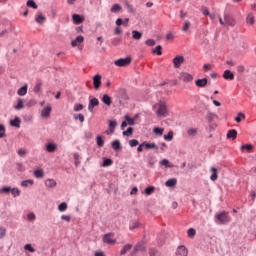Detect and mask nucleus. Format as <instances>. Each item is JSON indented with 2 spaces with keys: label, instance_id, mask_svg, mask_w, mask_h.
<instances>
[{
  "label": "nucleus",
  "instance_id": "nucleus-1",
  "mask_svg": "<svg viewBox=\"0 0 256 256\" xmlns=\"http://www.w3.org/2000/svg\"><path fill=\"white\" fill-rule=\"evenodd\" d=\"M153 109H155V113L157 117H167L169 115V110H167V103L165 102H159L153 106Z\"/></svg>",
  "mask_w": 256,
  "mask_h": 256
},
{
  "label": "nucleus",
  "instance_id": "nucleus-2",
  "mask_svg": "<svg viewBox=\"0 0 256 256\" xmlns=\"http://www.w3.org/2000/svg\"><path fill=\"white\" fill-rule=\"evenodd\" d=\"M215 221L218 225H227L231 222V216H229V212L222 211L215 215Z\"/></svg>",
  "mask_w": 256,
  "mask_h": 256
},
{
  "label": "nucleus",
  "instance_id": "nucleus-3",
  "mask_svg": "<svg viewBox=\"0 0 256 256\" xmlns=\"http://www.w3.org/2000/svg\"><path fill=\"white\" fill-rule=\"evenodd\" d=\"M174 69H179L185 63V57L183 55H177L172 60Z\"/></svg>",
  "mask_w": 256,
  "mask_h": 256
},
{
  "label": "nucleus",
  "instance_id": "nucleus-4",
  "mask_svg": "<svg viewBox=\"0 0 256 256\" xmlns=\"http://www.w3.org/2000/svg\"><path fill=\"white\" fill-rule=\"evenodd\" d=\"M114 65H116V67H127L128 65H131V58H120L114 61Z\"/></svg>",
  "mask_w": 256,
  "mask_h": 256
},
{
  "label": "nucleus",
  "instance_id": "nucleus-5",
  "mask_svg": "<svg viewBox=\"0 0 256 256\" xmlns=\"http://www.w3.org/2000/svg\"><path fill=\"white\" fill-rule=\"evenodd\" d=\"M113 237H115V234L113 233L105 234L102 238V241L107 245H115V243H117V240L113 239Z\"/></svg>",
  "mask_w": 256,
  "mask_h": 256
},
{
  "label": "nucleus",
  "instance_id": "nucleus-6",
  "mask_svg": "<svg viewBox=\"0 0 256 256\" xmlns=\"http://www.w3.org/2000/svg\"><path fill=\"white\" fill-rule=\"evenodd\" d=\"M180 81H183V83H191L193 82V75L189 74V72H181L179 75Z\"/></svg>",
  "mask_w": 256,
  "mask_h": 256
},
{
  "label": "nucleus",
  "instance_id": "nucleus-7",
  "mask_svg": "<svg viewBox=\"0 0 256 256\" xmlns=\"http://www.w3.org/2000/svg\"><path fill=\"white\" fill-rule=\"evenodd\" d=\"M224 21H225V27H235L237 23L235 21V18H233V16L229 14H224Z\"/></svg>",
  "mask_w": 256,
  "mask_h": 256
},
{
  "label": "nucleus",
  "instance_id": "nucleus-8",
  "mask_svg": "<svg viewBox=\"0 0 256 256\" xmlns=\"http://www.w3.org/2000/svg\"><path fill=\"white\" fill-rule=\"evenodd\" d=\"M51 111H53V108L51 107V104H48L47 107L42 109L41 117L49 119V117H51Z\"/></svg>",
  "mask_w": 256,
  "mask_h": 256
},
{
  "label": "nucleus",
  "instance_id": "nucleus-9",
  "mask_svg": "<svg viewBox=\"0 0 256 256\" xmlns=\"http://www.w3.org/2000/svg\"><path fill=\"white\" fill-rule=\"evenodd\" d=\"M98 106H99V99L92 98L89 101L88 111H90V113H93V109H95V107H98Z\"/></svg>",
  "mask_w": 256,
  "mask_h": 256
},
{
  "label": "nucleus",
  "instance_id": "nucleus-10",
  "mask_svg": "<svg viewBox=\"0 0 256 256\" xmlns=\"http://www.w3.org/2000/svg\"><path fill=\"white\" fill-rule=\"evenodd\" d=\"M93 85L94 89L99 91V88L101 87V75L97 74L93 77Z\"/></svg>",
  "mask_w": 256,
  "mask_h": 256
},
{
  "label": "nucleus",
  "instance_id": "nucleus-11",
  "mask_svg": "<svg viewBox=\"0 0 256 256\" xmlns=\"http://www.w3.org/2000/svg\"><path fill=\"white\" fill-rule=\"evenodd\" d=\"M189 255V251L185 246H179L176 250V256H187Z\"/></svg>",
  "mask_w": 256,
  "mask_h": 256
},
{
  "label": "nucleus",
  "instance_id": "nucleus-12",
  "mask_svg": "<svg viewBox=\"0 0 256 256\" xmlns=\"http://www.w3.org/2000/svg\"><path fill=\"white\" fill-rule=\"evenodd\" d=\"M223 79H225L226 81H233V79H235V74H233V72H231L230 70H226L223 73Z\"/></svg>",
  "mask_w": 256,
  "mask_h": 256
},
{
  "label": "nucleus",
  "instance_id": "nucleus-13",
  "mask_svg": "<svg viewBox=\"0 0 256 256\" xmlns=\"http://www.w3.org/2000/svg\"><path fill=\"white\" fill-rule=\"evenodd\" d=\"M35 21H36V23H38L39 25H43V23H45V21H47V18L43 15V13L39 12V13L35 16Z\"/></svg>",
  "mask_w": 256,
  "mask_h": 256
},
{
  "label": "nucleus",
  "instance_id": "nucleus-14",
  "mask_svg": "<svg viewBox=\"0 0 256 256\" xmlns=\"http://www.w3.org/2000/svg\"><path fill=\"white\" fill-rule=\"evenodd\" d=\"M45 185L48 189H54V187H57V181L55 179H47Z\"/></svg>",
  "mask_w": 256,
  "mask_h": 256
},
{
  "label": "nucleus",
  "instance_id": "nucleus-15",
  "mask_svg": "<svg viewBox=\"0 0 256 256\" xmlns=\"http://www.w3.org/2000/svg\"><path fill=\"white\" fill-rule=\"evenodd\" d=\"M46 151L48 153H55V151H57V144H55V143H48L46 145Z\"/></svg>",
  "mask_w": 256,
  "mask_h": 256
},
{
  "label": "nucleus",
  "instance_id": "nucleus-16",
  "mask_svg": "<svg viewBox=\"0 0 256 256\" xmlns=\"http://www.w3.org/2000/svg\"><path fill=\"white\" fill-rule=\"evenodd\" d=\"M72 19L75 25H81V23L84 21L83 17H81L79 14H73Z\"/></svg>",
  "mask_w": 256,
  "mask_h": 256
},
{
  "label": "nucleus",
  "instance_id": "nucleus-17",
  "mask_svg": "<svg viewBox=\"0 0 256 256\" xmlns=\"http://www.w3.org/2000/svg\"><path fill=\"white\" fill-rule=\"evenodd\" d=\"M85 41V38L83 36H77L75 40L71 42L72 47H77V45L83 43Z\"/></svg>",
  "mask_w": 256,
  "mask_h": 256
},
{
  "label": "nucleus",
  "instance_id": "nucleus-18",
  "mask_svg": "<svg viewBox=\"0 0 256 256\" xmlns=\"http://www.w3.org/2000/svg\"><path fill=\"white\" fill-rule=\"evenodd\" d=\"M116 25L117 27H121V25H124L125 27H127V25H129V18H126L125 20L118 18L116 20Z\"/></svg>",
  "mask_w": 256,
  "mask_h": 256
},
{
  "label": "nucleus",
  "instance_id": "nucleus-19",
  "mask_svg": "<svg viewBox=\"0 0 256 256\" xmlns=\"http://www.w3.org/2000/svg\"><path fill=\"white\" fill-rule=\"evenodd\" d=\"M247 25H255V15L253 13H249L246 18Z\"/></svg>",
  "mask_w": 256,
  "mask_h": 256
},
{
  "label": "nucleus",
  "instance_id": "nucleus-20",
  "mask_svg": "<svg viewBox=\"0 0 256 256\" xmlns=\"http://www.w3.org/2000/svg\"><path fill=\"white\" fill-rule=\"evenodd\" d=\"M144 145H145V149H155V151L159 150V146H157L155 142H152V143L144 142Z\"/></svg>",
  "mask_w": 256,
  "mask_h": 256
},
{
  "label": "nucleus",
  "instance_id": "nucleus-21",
  "mask_svg": "<svg viewBox=\"0 0 256 256\" xmlns=\"http://www.w3.org/2000/svg\"><path fill=\"white\" fill-rule=\"evenodd\" d=\"M208 83V80L207 78H203V79H198L195 84H196V87H205Z\"/></svg>",
  "mask_w": 256,
  "mask_h": 256
},
{
  "label": "nucleus",
  "instance_id": "nucleus-22",
  "mask_svg": "<svg viewBox=\"0 0 256 256\" xmlns=\"http://www.w3.org/2000/svg\"><path fill=\"white\" fill-rule=\"evenodd\" d=\"M227 139H237V130L232 129L227 132Z\"/></svg>",
  "mask_w": 256,
  "mask_h": 256
},
{
  "label": "nucleus",
  "instance_id": "nucleus-23",
  "mask_svg": "<svg viewBox=\"0 0 256 256\" xmlns=\"http://www.w3.org/2000/svg\"><path fill=\"white\" fill-rule=\"evenodd\" d=\"M102 102L108 107H111V97L109 95L104 94L102 97Z\"/></svg>",
  "mask_w": 256,
  "mask_h": 256
},
{
  "label": "nucleus",
  "instance_id": "nucleus-24",
  "mask_svg": "<svg viewBox=\"0 0 256 256\" xmlns=\"http://www.w3.org/2000/svg\"><path fill=\"white\" fill-rule=\"evenodd\" d=\"M253 148V144H245L241 146V151H247L248 153H251Z\"/></svg>",
  "mask_w": 256,
  "mask_h": 256
},
{
  "label": "nucleus",
  "instance_id": "nucleus-25",
  "mask_svg": "<svg viewBox=\"0 0 256 256\" xmlns=\"http://www.w3.org/2000/svg\"><path fill=\"white\" fill-rule=\"evenodd\" d=\"M166 187H175L177 185V180L175 178L168 179L165 182Z\"/></svg>",
  "mask_w": 256,
  "mask_h": 256
},
{
  "label": "nucleus",
  "instance_id": "nucleus-26",
  "mask_svg": "<svg viewBox=\"0 0 256 256\" xmlns=\"http://www.w3.org/2000/svg\"><path fill=\"white\" fill-rule=\"evenodd\" d=\"M17 93L20 97L27 95V85H24L23 87L18 89Z\"/></svg>",
  "mask_w": 256,
  "mask_h": 256
},
{
  "label": "nucleus",
  "instance_id": "nucleus-27",
  "mask_svg": "<svg viewBox=\"0 0 256 256\" xmlns=\"http://www.w3.org/2000/svg\"><path fill=\"white\" fill-rule=\"evenodd\" d=\"M165 129L164 128H159V127H155L153 129V133L156 134L158 137L163 136Z\"/></svg>",
  "mask_w": 256,
  "mask_h": 256
},
{
  "label": "nucleus",
  "instance_id": "nucleus-28",
  "mask_svg": "<svg viewBox=\"0 0 256 256\" xmlns=\"http://www.w3.org/2000/svg\"><path fill=\"white\" fill-rule=\"evenodd\" d=\"M132 37L133 39H136V41H139L143 37V34L137 30L132 31Z\"/></svg>",
  "mask_w": 256,
  "mask_h": 256
},
{
  "label": "nucleus",
  "instance_id": "nucleus-29",
  "mask_svg": "<svg viewBox=\"0 0 256 256\" xmlns=\"http://www.w3.org/2000/svg\"><path fill=\"white\" fill-rule=\"evenodd\" d=\"M160 165H163L164 167H168V169H173V164H171L167 159H162L160 161Z\"/></svg>",
  "mask_w": 256,
  "mask_h": 256
},
{
  "label": "nucleus",
  "instance_id": "nucleus-30",
  "mask_svg": "<svg viewBox=\"0 0 256 256\" xmlns=\"http://www.w3.org/2000/svg\"><path fill=\"white\" fill-rule=\"evenodd\" d=\"M112 149H114V151H119V149H121V142L119 140L113 141Z\"/></svg>",
  "mask_w": 256,
  "mask_h": 256
},
{
  "label": "nucleus",
  "instance_id": "nucleus-31",
  "mask_svg": "<svg viewBox=\"0 0 256 256\" xmlns=\"http://www.w3.org/2000/svg\"><path fill=\"white\" fill-rule=\"evenodd\" d=\"M44 175L45 173L41 169L34 171V177H36V179H43Z\"/></svg>",
  "mask_w": 256,
  "mask_h": 256
},
{
  "label": "nucleus",
  "instance_id": "nucleus-32",
  "mask_svg": "<svg viewBox=\"0 0 256 256\" xmlns=\"http://www.w3.org/2000/svg\"><path fill=\"white\" fill-rule=\"evenodd\" d=\"M133 245L131 244H126L122 250L120 251V255H125V253H127V251H131Z\"/></svg>",
  "mask_w": 256,
  "mask_h": 256
},
{
  "label": "nucleus",
  "instance_id": "nucleus-33",
  "mask_svg": "<svg viewBox=\"0 0 256 256\" xmlns=\"http://www.w3.org/2000/svg\"><path fill=\"white\" fill-rule=\"evenodd\" d=\"M212 175L210 176L211 181H217V168L212 167L211 168Z\"/></svg>",
  "mask_w": 256,
  "mask_h": 256
},
{
  "label": "nucleus",
  "instance_id": "nucleus-34",
  "mask_svg": "<svg viewBox=\"0 0 256 256\" xmlns=\"http://www.w3.org/2000/svg\"><path fill=\"white\" fill-rule=\"evenodd\" d=\"M121 9H122L121 5H119V4H114V5L111 7L110 11H111V13H119V11H121Z\"/></svg>",
  "mask_w": 256,
  "mask_h": 256
},
{
  "label": "nucleus",
  "instance_id": "nucleus-35",
  "mask_svg": "<svg viewBox=\"0 0 256 256\" xmlns=\"http://www.w3.org/2000/svg\"><path fill=\"white\" fill-rule=\"evenodd\" d=\"M27 7H30L31 9H37L38 6L35 3V0H28L26 3Z\"/></svg>",
  "mask_w": 256,
  "mask_h": 256
},
{
  "label": "nucleus",
  "instance_id": "nucleus-36",
  "mask_svg": "<svg viewBox=\"0 0 256 256\" xmlns=\"http://www.w3.org/2000/svg\"><path fill=\"white\" fill-rule=\"evenodd\" d=\"M96 143H97L98 147H103V145H105V140H103V137L97 136Z\"/></svg>",
  "mask_w": 256,
  "mask_h": 256
},
{
  "label": "nucleus",
  "instance_id": "nucleus-37",
  "mask_svg": "<svg viewBox=\"0 0 256 256\" xmlns=\"http://www.w3.org/2000/svg\"><path fill=\"white\" fill-rule=\"evenodd\" d=\"M125 9H127L128 13H135V8L129 2L125 3Z\"/></svg>",
  "mask_w": 256,
  "mask_h": 256
},
{
  "label": "nucleus",
  "instance_id": "nucleus-38",
  "mask_svg": "<svg viewBox=\"0 0 256 256\" xmlns=\"http://www.w3.org/2000/svg\"><path fill=\"white\" fill-rule=\"evenodd\" d=\"M189 27H191V22H189L188 20H186V21L184 22L183 27H182V31H183L184 33H187V31H189Z\"/></svg>",
  "mask_w": 256,
  "mask_h": 256
},
{
  "label": "nucleus",
  "instance_id": "nucleus-39",
  "mask_svg": "<svg viewBox=\"0 0 256 256\" xmlns=\"http://www.w3.org/2000/svg\"><path fill=\"white\" fill-rule=\"evenodd\" d=\"M41 87H43L42 82H37L36 85L34 86V93H40L41 92Z\"/></svg>",
  "mask_w": 256,
  "mask_h": 256
},
{
  "label": "nucleus",
  "instance_id": "nucleus-40",
  "mask_svg": "<svg viewBox=\"0 0 256 256\" xmlns=\"http://www.w3.org/2000/svg\"><path fill=\"white\" fill-rule=\"evenodd\" d=\"M163 47L161 45H158L154 50H152V53H156V55H163Z\"/></svg>",
  "mask_w": 256,
  "mask_h": 256
},
{
  "label": "nucleus",
  "instance_id": "nucleus-41",
  "mask_svg": "<svg viewBox=\"0 0 256 256\" xmlns=\"http://www.w3.org/2000/svg\"><path fill=\"white\" fill-rule=\"evenodd\" d=\"M113 165V160L105 158L102 167H111Z\"/></svg>",
  "mask_w": 256,
  "mask_h": 256
},
{
  "label": "nucleus",
  "instance_id": "nucleus-42",
  "mask_svg": "<svg viewBox=\"0 0 256 256\" xmlns=\"http://www.w3.org/2000/svg\"><path fill=\"white\" fill-rule=\"evenodd\" d=\"M242 119H245V114L243 112L238 113L237 117L235 118L236 123H241Z\"/></svg>",
  "mask_w": 256,
  "mask_h": 256
},
{
  "label": "nucleus",
  "instance_id": "nucleus-43",
  "mask_svg": "<svg viewBox=\"0 0 256 256\" xmlns=\"http://www.w3.org/2000/svg\"><path fill=\"white\" fill-rule=\"evenodd\" d=\"M10 193H12L13 197H19L21 195V191L17 188H11Z\"/></svg>",
  "mask_w": 256,
  "mask_h": 256
},
{
  "label": "nucleus",
  "instance_id": "nucleus-44",
  "mask_svg": "<svg viewBox=\"0 0 256 256\" xmlns=\"http://www.w3.org/2000/svg\"><path fill=\"white\" fill-rule=\"evenodd\" d=\"M33 180L29 179V180H24L21 182V186L22 187H29V185H33Z\"/></svg>",
  "mask_w": 256,
  "mask_h": 256
},
{
  "label": "nucleus",
  "instance_id": "nucleus-45",
  "mask_svg": "<svg viewBox=\"0 0 256 256\" xmlns=\"http://www.w3.org/2000/svg\"><path fill=\"white\" fill-rule=\"evenodd\" d=\"M20 123L21 120L19 118H15L14 120H11L10 125H12V127H19Z\"/></svg>",
  "mask_w": 256,
  "mask_h": 256
},
{
  "label": "nucleus",
  "instance_id": "nucleus-46",
  "mask_svg": "<svg viewBox=\"0 0 256 256\" xmlns=\"http://www.w3.org/2000/svg\"><path fill=\"white\" fill-rule=\"evenodd\" d=\"M187 134L190 136V137H195V135H197V129L195 128H190L187 130Z\"/></svg>",
  "mask_w": 256,
  "mask_h": 256
},
{
  "label": "nucleus",
  "instance_id": "nucleus-47",
  "mask_svg": "<svg viewBox=\"0 0 256 256\" xmlns=\"http://www.w3.org/2000/svg\"><path fill=\"white\" fill-rule=\"evenodd\" d=\"M115 127H117V121L110 120L109 121V129L112 130V131H115Z\"/></svg>",
  "mask_w": 256,
  "mask_h": 256
},
{
  "label": "nucleus",
  "instance_id": "nucleus-48",
  "mask_svg": "<svg viewBox=\"0 0 256 256\" xmlns=\"http://www.w3.org/2000/svg\"><path fill=\"white\" fill-rule=\"evenodd\" d=\"M145 193H146V195H151V194L155 193V187H153V186L147 187L145 189Z\"/></svg>",
  "mask_w": 256,
  "mask_h": 256
},
{
  "label": "nucleus",
  "instance_id": "nucleus-49",
  "mask_svg": "<svg viewBox=\"0 0 256 256\" xmlns=\"http://www.w3.org/2000/svg\"><path fill=\"white\" fill-rule=\"evenodd\" d=\"M175 39V34H173V32H168L166 34V41H174Z\"/></svg>",
  "mask_w": 256,
  "mask_h": 256
},
{
  "label": "nucleus",
  "instance_id": "nucleus-50",
  "mask_svg": "<svg viewBox=\"0 0 256 256\" xmlns=\"http://www.w3.org/2000/svg\"><path fill=\"white\" fill-rule=\"evenodd\" d=\"M18 155L19 157H25V155H27V149L25 148L18 149Z\"/></svg>",
  "mask_w": 256,
  "mask_h": 256
},
{
  "label": "nucleus",
  "instance_id": "nucleus-51",
  "mask_svg": "<svg viewBox=\"0 0 256 256\" xmlns=\"http://www.w3.org/2000/svg\"><path fill=\"white\" fill-rule=\"evenodd\" d=\"M0 193H5L6 195H9V193H11V187H3L2 189H0Z\"/></svg>",
  "mask_w": 256,
  "mask_h": 256
},
{
  "label": "nucleus",
  "instance_id": "nucleus-52",
  "mask_svg": "<svg viewBox=\"0 0 256 256\" xmlns=\"http://www.w3.org/2000/svg\"><path fill=\"white\" fill-rule=\"evenodd\" d=\"M123 135L126 137H131V135H133V128L129 127L126 131L123 132Z\"/></svg>",
  "mask_w": 256,
  "mask_h": 256
},
{
  "label": "nucleus",
  "instance_id": "nucleus-53",
  "mask_svg": "<svg viewBox=\"0 0 256 256\" xmlns=\"http://www.w3.org/2000/svg\"><path fill=\"white\" fill-rule=\"evenodd\" d=\"M60 212L67 211V203L63 202L58 206Z\"/></svg>",
  "mask_w": 256,
  "mask_h": 256
},
{
  "label": "nucleus",
  "instance_id": "nucleus-54",
  "mask_svg": "<svg viewBox=\"0 0 256 256\" xmlns=\"http://www.w3.org/2000/svg\"><path fill=\"white\" fill-rule=\"evenodd\" d=\"M165 141H173V131H170L167 135H164Z\"/></svg>",
  "mask_w": 256,
  "mask_h": 256
},
{
  "label": "nucleus",
  "instance_id": "nucleus-55",
  "mask_svg": "<svg viewBox=\"0 0 256 256\" xmlns=\"http://www.w3.org/2000/svg\"><path fill=\"white\" fill-rule=\"evenodd\" d=\"M23 99H19L17 105L15 106V109L17 111H20V109H23Z\"/></svg>",
  "mask_w": 256,
  "mask_h": 256
},
{
  "label": "nucleus",
  "instance_id": "nucleus-56",
  "mask_svg": "<svg viewBox=\"0 0 256 256\" xmlns=\"http://www.w3.org/2000/svg\"><path fill=\"white\" fill-rule=\"evenodd\" d=\"M125 120L127 121L128 125H135V119L129 117V115L125 116Z\"/></svg>",
  "mask_w": 256,
  "mask_h": 256
},
{
  "label": "nucleus",
  "instance_id": "nucleus-57",
  "mask_svg": "<svg viewBox=\"0 0 256 256\" xmlns=\"http://www.w3.org/2000/svg\"><path fill=\"white\" fill-rule=\"evenodd\" d=\"M3 137H5V126L0 124V139H3Z\"/></svg>",
  "mask_w": 256,
  "mask_h": 256
},
{
  "label": "nucleus",
  "instance_id": "nucleus-58",
  "mask_svg": "<svg viewBox=\"0 0 256 256\" xmlns=\"http://www.w3.org/2000/svg\"><path fill=\"white\" fill-rule=\"evenodd\" d=\"M83 104H75L74 105V111L79 112V111H83Z\"/></svg>",
  "mask_w": 256,
  "mask_h": 256
},
{
  "label": "nucleus",
  "instance_id": "nucleus-59",
  "mask_svg": "<svg viewBox=\"0 0 256 256\" xmlns=\"http://www.w3.org/2000/svg\"><path fill=\"white\" fill-rule=\"evenodd\" d=\"M145 44L148 46V47H153L155 46V40L153 39H148L145 41Z\"/></svg>",
  "mask_w": 256,
  "mask_h": 256
},
{
  "label": "nucleus",
  "instance_id": "nucleus-60",
  "mask_svg": "<svg viewBox=\"0 0 256 256\" xmlns=\"http://www.w3.org/2000/svg\"><path fill=\"white\" fill-rule=\"evenodd\" d=\"M74 119H79L80 123H83L85 121V116H83V114H77L74 116Z\"/></svg>",
  "mask_w": 256,
  "mask_h": 256
},
{
  "label": "nucleus",
  "instance_id": "nucleus-61",
  "mask_svg": "<svg viewBox=\"0 0 256 256\" xmlns=\"http://www.w3.org/2000/svg\"><path fill=\"white\" fill-rule=\"evenodd\" d=\"M129 145H130V147H137V145H139V141L132 139L129 141Z\"/></svg>",
  "mask_w": 256,
  "mask_h": 256
},
{
  "label": "nucleus",
  "instance_id": "nucleus-62",
  "mask_svg": "<svg viewBox=\"0 0 256 256\" xmlns=\"http://www.w3.org/2000/svg\"><path fill=\"white\" fill-rule=\"evenodd\" d=\"M188 237H193L194 235H196V231H195V229H193V228H190V229H188Z\"/></svg>",
  "mask_w": 256,
  "mask_h": 256
},
{
  "label": "nucleus",
  "instance_id": "nucleus-63",
  "mask_svg": "<svg viewBox=\"0 0 256 256\" xmlns=\"http://www.w3.org/2000/svg\"><path fill=\"white\" fill-rule=\"evenodd\" d=\"M145 249V246L143 244H138L134 248V251H143Z\"/></svg>",
  "mask_w": 256,
  "mask_h": 256
},
{
  "label": "nucleus",
  "instance_id": "nucleus-64",
  "mask_svg": "<svg viewBox=\"0 0 256 256\" xmlns=\"http://www.w3.org/2000/svg\"><path fill=\"white\" fill-rule=\"evenodd\" d=\"M7 235V230L5 228H0V239H3Z\"/></svg>",
  "mask_w": 256,
  "mask_h": 256
}]
</instances>
